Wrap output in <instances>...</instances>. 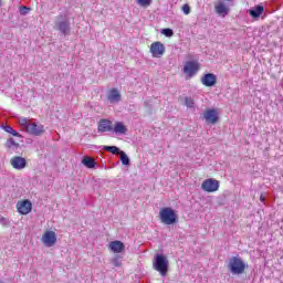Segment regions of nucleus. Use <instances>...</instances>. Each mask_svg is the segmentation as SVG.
<instances>
[{
  "label": "nucleus",
  "mask_w": 283,
  "mask_h": 283,
  "mask_svg": "<svg viewBox=\"0 0 283 283\" xmlns=\"http://www.w3.org/2000/svg\"><path fill=\"white\" fill-rule=\"evenodd\" d=\"M54 29L57 30V32H61L64 36H70L72 33V23L70 22V19H67V15L61 13L55 17Z\"/></svg>",
  "instance_id": "nucleus-1"
},
{
  "label": "nucleus",
  "mask_w": 283,
  "mask_h": 283,
  "mask_svg": "<svg viewBox=\"0 0 283 283\" xmlns=\"http://www.w3.org/2000/svg\"><path fill=\"white\" fill-rule=\"evenodd\" d=\"M153 269L158 271L163 277L169 272V260L164 254H156L153 261Z\"/></svg>",
  "instance_id": "nucleus-2"
},
{
  "label": "nucleus",
  "mask_w": 283,
  "mask_h": 283,
  "mask_svg": "<svg viewBox=\"0 0 283 283\" xmlns=\"http://www.w3.org/2000/svg\"><path fill=\"white\" fill-rule=\"evenodd\" d=\"M159 220L163 224H176L178 222V214L170 207L161 208L159 210Z\"/></svg>",
  "instance_id": "nucleus-3"
},
{
  "label": "nucleus",
  "mask_w": 283,
  "mask_h": 283,
  "mask_svg": "<svg viewBox=\"0 0 283 283\" xmlns=\"http://www.w3.org/2000/svg\"><path fill=\"white\" fill-rule=\"evenodd\" d=\"M228 269L232 273V275H242V273H244V269H247V264H244V261H242V259L238 256H232L229 260Z\"/></svg>",
  "instance_id": "nucleus-4"
},
{
  "label": "nucleus",
  "mask_w": 283,
  "mask_h": 283,
  "mask_svg": "<svg viewBox=\"0 0 283 283\" xmlns=\"http://www.w3.org/2000/svg\"><path fill=\"white\" fill-rule=\"evenodd\" d=\"M201 189L203 191H207L208 193H213L214 191H218V189H220V181L213 178L206 179L201 184Z\"/></svg>",
  "instance_id": "nucleus-5"
},
{
  "label": "nucleus",
  "mask_w": 283,
  "mask_h": 283,
  "mask_svg": "<svg viewBox=\"0 0 283 283\" xmlns=\"http://www.w3.org/2000/svg\"><path fill=\"white\" fill-rule=\"evenodd\" d=\"M199 71H200V65L198 64V62H195V61H188L184 66V73L187 74L189 78H192V76H196Z\"/></svg>",
  "instance_id": "nucleus-6"
},
{
  "label": "nucleus",
  "mask_w": 283,
  "mask_h": 283,
  "mask_svg": "<svg viewBox=\"0 0 283 283\" xmlns=\"http://www.w3.org/2000/svg\"><path fill=\"white\" fill-rule=\"evenodd\" d=\"M42 242L44 247H48V248L54 247V244H56V232L52 230L45 231L44 234L42 235Z\"/></svg>",
  "instance_id": "nucleus-7"
},
{
  "label": "nucleus",
  "mask_w": 283,
  "mask_h": 283,
  "mask_svg": "<svg viewBox=\"0 0 283 283\" xmlns=\"http://www.w3.org/2000/svg\"><path fill=\"white\" fill-rule=\"evenodd\" d=\"M150 54L154 56V59H160L163 54H165V44L161 42H154L150 45Z\"/></svg>",
  "instance_id": "nucleus-8"
},
{
  "label": "nucleus",
  "mask_w": 283,
  "mask_h": 283,
  "mask_svg": "<svg viewBox=\"0 0 283 283\" xmlns=\"http://www.w3.org/2000/svg\"><path fill=\"white\" fill-rule=\"evenodd\" d=\"M27 133L31 134V136H42L45 133L43 125L32 123L27 126Z\"/></svg>",
  "instance_id": "nucleus-9"
},
{
  "label": "nucleus",
  "mask_w": 283,
  "mask_h": 283,
  "mask_svg": "<svg viewBox=\"0 0 283 283\" xmlns=\"http://www.w3.org/2000/svg\"><path fill=\"white\" fill-rule=\"evenodd\" d=\"M201 83L205 87H213L218 83V76L213 73H206L201 77Z\"/></svg>",
  "instance_id": "nucleus-10"
},
{
  "label": "nucleus",
  "mask_w": 283,
  "mask_h": 283,
  "mask_svg": "<svg viewBox=\"0 0 283 283\" xmlns=\"http://www.w3.org/2000/svg\"><path fill=\"white\" fill-rule=\"evenodd\" d=\"M203 118L209 125H216L218 123V111L214 108L208 109L203 113Z\"/></svg>",
  "instance_id": "nucleus-11"
},
{
  "label": "nucleus",
  "mask_w": 283,
  "mask_h": 283,
  "mask_svg": "<svg viewBox=\"0 0 283 283\" xmlns=\"http://www.w3.org/2000/svg\"><path fill=\"white\" fill-rule=\"evenodd\" d=\"M10 165L13 167V169H25V167H28V161L25 160V158L21 157V156H14L11 160H10Z\"/></svg>",
  "instance_id": "nucleus-12"
},
{
  "label": "nucleus",
  "mask_w": 283,
  "mask_h": 283,
  "mask_svg": "<svg viewBox=\"0 0 283 283\" xmlns=\"http://www.w3.org/2000/svg\"><path fill=\"white\" fill-rule=\"evenodd\" d=\"M17 209L22 216H28L32 211V202L30 200H23L17 203Z\"/></svg>",
  "instance_id": "nucleus-13"
},
{
  "label": "nucleus",
  "mask_w": 283,
  "mask_h": 283,
  "mask_svg": "<svg viewBox=\"0 0 283 283\" xmlns=\"http://www.w3.org/2000/svg\"><path fill=\"white\" fill-rule=\"evenodd\" d=\"M250 17L254 19V21H258L262 14H264V6L262 4H256L255 7L251 8L249 10Z\"/></svg>",
  "instance_id": "nucleus-14"
},
{
  "label": "nucleus",
  "mask_w": 283,
  "mask_h": 283,
  "mask_svg": "<svg viewBox=\"0 0 283 283\" xmlns=\"http://www.w3.org/2000/svg\"><path fill=\"white\" fill-rule=\"evenodd\" d=\"M97 132L105 133V132H114V125L109 119H101L98 123Z\"/></svg>",
  "instance_id": "nucleus-15"
},
{
  "label": "nucleus",
  "mask_w": 283,
  "mask_h": 283,
  "mask_svg": "<svg viewBox=\"0 0 283 283\" xmlns=\"http://www.w3.org/2000/svg\"><path fill=\"white\" fill-rule=\"evenodd\" d=\"M109 249L113 253H123V251H125V243H123V241H112Z\"/></svg>",
  "instance_id": "nucleus-16"
},
{
  "label": "nucleus",
  "mask_w": 283,
  "mask_h": 283,
  "mask_svg": "<svg viewBox=\"0 0 283 283\" xmlns=\"http://www.w3.org/2000/svg\"><path fill=\"white\" fill-rule=\"evenodd\" d=\"M120 92H118L116 88H112L107 94V99L109 103H120Z\"/></svg>",
  "instance_id": "nucleus-17"
},
{
  "label": "nucleus",
  "mask_w": 283,
  "mask_h": 283,
  "mask_svg": "<svg viewBox=\"0 0 283 283\" xmlns=\"http://www.w3.org/2000/svg\"><path fill=\"white\" fill-rule=\"evenodd\" d=\"M214 10L219 17H227L229 14L230 9L227 7L223 2H219L216 7Z\"/></svg>",
  "instance_id": "nucleus-18"
},
{
  "label": "nucleus",
  "mask_w": 283,
  "mask_h": 283,
  "mask_svg": "<svg viewBox=\"0 0 283 283\" xmlns=\"http://www.w3.org/2000/svg\"><path fill=\"white\" fill-rule=\"evenodd\" d=\"M113 132H115V134H127V126H125L123 122H117L113 127Z\"/></svg>",
  "instance_id": "nucleus-19"
},
{
  "label": "nucleus",
  "mask_w": 283,
  "mask_h": 283,
  "mask_svg": "<svg viewBox=\"0 0 283 283\" xmlns=\"http://www.w3.org/2000/svg\"><path fill=\"white\" fill-rule=\"evenodd\" d=\"M82 165H84V167L87 169H94V167H96V161L90 157H83Z\"/></svg>",
  "instance_id": "nucleus-20"
},
{
  "label": "nucleus",
  "mask_w": 283,
  "mask_h": 283,
  "mask_svg": "<svg viewBox=\"0 0 283 283\" xmlns=\"http://www.w3.org/2000/svg\"><path fill=\"white\" fill-rule=\"evenodd\" d=\"M7 134H11L12 136H15L17 138H22L21 134H19L17 130H14L10 125H2L1 126Z\"/></svg>",
  "instance_id": "nucleus-21"
},
{
  "label": "nucleus",
  "mask_w": 283,
  "mask_h": 283,
  "mask_svg": "<svg viewBox=\"0 0 283 283\" xmlns=\"http://www.w3.org/2000/svg\"><path fill=\"white\" fill-rule=\"evenodd\" d=\"M4 147H7V149H12V147H15V149H19L20 145L14 140V138H9L7 139Z\"/></svg>",
  "instance_id": "nucleus-22"
},
{
  "label": "nucleus",
  "mask_w": 283,
  "mask_h": 283,
  "mask_svg": "<svg viewBox=\"0 0 283 283\" xmlns=\"http://www.w3.org/2000/svg\"><path fill=\"white\" fill-rule=\"evenodd\" d=\"M119 160H120L122 165H125L126 167H128V165H130L129 156H127V154L123 150L119 154Z\"/></svg>",
  "instance_id": "nucleus-23"
},
{
  "label": "nucleus",
  "mask_w": 283,
  "mask_h": 283,
  "mask_svg": "<svg viewBox=\"0 0 283 283\" xmlns=\"http://www.w3.org/2000/svg\"><path fill=\"white\" fill-rule=\"evenodd\" d=\"M105 151H109L111 154H114L115 156L120 154L123 150L116 146H104Z\"/></svg>",
  "instance_id": "nucleus-24"
},
{
  "label": "nucleus",
  "mask_w": 283,
  "mask_h": 283,
  "mask_svg": "<svg viewBox=\"0 0 283 283\" xmlns=\"http://www.w3.org/2000/svg\"><path fill=\"white\" fill-rule=\"evenodd\" d=\"M136 3L142 8H149V6H151V0H136Z\"/></svg>",
  "instance_id": "nucleus-25"
},
{
  "label": "nucleus",
  "mask_w": 283,
  "mask_h": 283,
  "mask_svg": "<svg viewBox=\"0 0 283 283\" xmlns=\"http://www.w3.org/2000/svg\"><path fill=\"white\" fill-rule=\"evenodd\" d=\"M185 105H186V107H189L191 109V108H193L196 103L193 102L192 97H185Z\"/></svg>",
  "instance_id": "nucleus-26"
},
{
  "label": "nucleus",
  "mask_w": 283,
  "mask_h": 283,
  "mask_svg": "<svg viewBox=\"0 0 283 283\" xmlns=\"http://www.w3.org/2000/svg\"><path fill=\"white\" fill-rule=\"evenodd\" d=\"M32 9L30 7L21 6L20 7V14L22 17H25V14H29Z\"/></svg>",
  "instance_id": "nucleus-27"
},
{
  "label": "nucleus",
  "mask_w": 283,
  "mask_h": 283,
  "mask_svg": "<svg viewBox=\"0 0 283 283\" xmlns=\"http://www.w3.org/2000/svg\"><path fill=\"white\" fill-rule=\"evenodd\" d=\"M161 34H164V36H172L174 35V30L166 28L161 30Z\"/></svg>",
  "instance_id": "nucleus-28"
},
{
  "label": "nucleus",
  "mask_w": 283,
  "mask_h": 283,
  "mask_svg": "<svg viewBox=\"0 0 283 283\" xmlns=\"http://www.w3.org/2000/svg\"><path fill=\"white\" fill-rule=\"evenodd\" d=\"M31 122L28 120V118L23 117L20 119V125H22V127H24L28 130V125H30Z\"/></svg>",
  "instance_id": "nucleus-29"
},
{
  "label": "nucleus",
  "mask_w": 283,
  "mask_h": 283,
  "mask_svg": "<svg viewBox=\"0 0 283 283\" xmlns=\"http://www.w3.org/2000/svg\"><path fill=\"white\" fill-rule=\"evenodd\" d=\"M112 264L114 266H120L122 263H120V256H115L113 260H112Z\"/></svg>",
  "instance_id": "nucleus-30"
},
{
  "label": "nucleus",
  "mask_w": 283,
  "mask_h": 283,
  "mask_svg": "<svg viewBox=\"0 0 283 283\" xmlns=\"http://www.w3.org/2000/svg\"><path fill=\"white\" fill-rule=\"evenodd\" d=\"M182 12H184V14H190L191 13V7H189V4H184L182 6Z\"/></svg>",
  "instance_id": "nucleus-31"
},
{
  "label": "nucleus",
  "mask_w": 283,
  "mask_h": 283,
  "mask_svg": "<svg viewBox=\"0 0 283 283\" xmlns=\"http://www.w3.org/2000/svg\"><path fill=\"white\" fill-rule=\"evenodd\" d=\"M0 222L6 227V224H8V219L0 217Z\"/></svg>",
  "instance_id": "nucleus-32"
},
{
  "label": "nucleus",
  "mask_w": 283,
  "mask_h": 283,
  "mask_svg": "<svg viewBox=\"0 0 283 283\" xmlns=\"http://www.w3.org/2000/svg\"><path fill=\"white\" fill-rule=\"evenodd\" d=\"M260 200H261V202H264V195L260 196Z\"/></svg>",
  "instance_id": "nucleus-33"
},
{
  "label": "nucleus",
  "mask_w": 283,
  "mask_h": 283,
  "mask_svg": "<svg viewBox=\"0 0 283 283\" xmlns=\"http://www.w3.org/2000/svg\"><path fill=\"white\" fill-rule=\"evenodd\" d=\"M226 1H229V2H231V1H233V0H226Z\"/></svg>",
  "instance_id": "nucleus-34"
},
{
  "label": "nucleus",
  "mask_w": 283,
  "mask_h": 283,
  "mask_svg": "<svg viewBox=\"0 0 283 283\" xmlns=\"http://www.w3.org/2000/svg\"><path fill=\"white\" fill-rule=\"evenodd\" d=\"M0 8H1V0H0Z\"/></svg>",
  "instance_id": "nucleus-35"
}]
</instances>
